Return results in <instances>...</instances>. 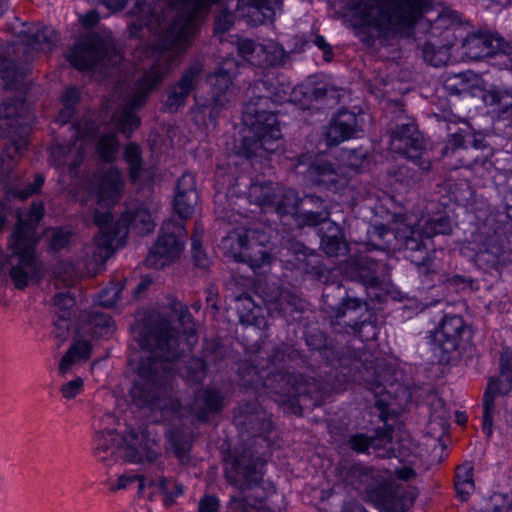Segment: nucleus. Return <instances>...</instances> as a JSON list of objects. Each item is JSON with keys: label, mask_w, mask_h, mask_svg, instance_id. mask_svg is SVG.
Wrapping results in <instances>:
<instances>
[{"label": "nucleus", "mask_w": 512, "mask_h": 512, "mask_svg": "<svg viewBox=\"0 0 512 512\" xmlns=\"http://www.w3.org/2000/svg\"><path fill=\"white\" fill-rule=\"evenodd\" d=\"M369 497L380 512H406L413 505L416 493L404 485L388 483L371 491Z\"/></svg>", "instance_id": "nucleus-23"}, {"label": "nucleus", "mask_w": 512, "mask_h": 512, "mask_svg": "<svg viewBox=\"0 0 512 512\" xmlns=\"http://www.w3.org/2000/svg\"><path fill=\"white\" fill-rule=\"evenodd\" d=\"M191 251L193 262L197 267L201 269L209 267L210 259L202 248L201 239L198 234H193L191 237Z\"/></svg>", "instance_id": "nucleus-62"}, {"label": "nucleus", "mask_w": 512, "mask_h": 512, "mask_svg": "<svg viewBox=\"0 0 512 512\" xmlns=\"http://www.w3.org/2000/svg\"><path fill=\"white\" fill-rule=\"evenodd\" d=\"M121 290L120 284L103 289L99 295L100 305L107 308L114 306L120 298Z\"/></svg>", "instance_id": "nucleus-63"}, {"label": "nucleus", "mask_w": 512, "mask_h": 512, "mask_svg": "<svg viewBox=\"0 0 512 512\" xmlns=\"http://www.w3.org/2000/svg\"><path fill=\"white\" fill-rule=\"evenodd\" d=\"M280 98L279 89L268 77L256 80L247 90L243 120L249 132L243 138L239 153L247 158L257 156L260 149L274 152L279 147L281 130L273 109Z\"/></svg>", "instance_id": "nucleus-5"}, {"label": "nucleus", "mask_w": 512, "mask_h": 512, "mask_svg": "<svg viewBox=\"0 0 512 512\" xmlns=\"http://www.w3.org/2000/svg\"><path fill=\"white\" fill-rule=\"evenodd\" d=\"M183 377L192 383H201L206 377V362L197 357L189 359L185 365Z\"/></svg>", "instance_id": "nucleus-57"}, {"label": "nucleus", "mask_w": 512, "mask_h": 512, "mask_svg": "<svg viewBox=\"0 0 512 512\" xmlns=\"http://www.w3.org/2000/svg\"><path fill=\"white\" fill-rule=\"evenodd\" d=\"M415 233L408 225L395 229L381 225L374 228L371 240L380 250H404L407 258L418 267L422 282L430 284L433 282L435 264L427 254L425 243Z\"/></svg>", "instance_id": "nucleus-10"}, {"label": "nucleus", "mask_w": 512, "mask_h": 512, "mask_svg": "<svg viewBox=\"0 0 512 512\" xmlns=\"http://www.w3.org/2000/svg\"><path fill=\"white\" fill-rule=\"evenodd\" d=\"M121 434L114 429L97 431L93 437L92 454L104 466H111L120 458Z\"/></svg>", "instance_id": "nucleus-32"}, {"label": "nucleus", "mask_w": 512, "mask_h": 512, "mask_svg": "<svg viewBox=\"0 0 512 512\" xmlns=\"http://www.w3.org/2000/svg\"><path fill=\"white\" fill-rule=\"evenodd\" d=\"M391 150L404 154L407 159H416V155L429 153L425 149L424 139L411 119L398 122L391 130Z\"/></svg>", "instance_id": "nucleus-24"}, {"label": "nucleus", "mask_w": 512, "mask_h": 512, "mask_svg": "<svg viewBox=\"0 0 512 512\" xmlns=\"http://www.w3.org/2000/svg\"><path fill=\"white\" fill-rule=\"evenodd\" d=\"M345 272L351 280L375 288L387 280L390 268L381 259H374L369 255H359L348 260Z\"/></svg>", "instance_id": "nucleus-22"}, {"label": "nucleus", "mask_w": 512, "mask_h": 512, "mask_svg": "<svg viewBox=\"0 0 512 512\" xmlns=\"http://www.w3.org/2000/svg\"><path fill=\"white\" fill-rule=\"evenodd\" d=\"M309 173L316 185L327 190L337 192L347 185L346 177L341 175L332 164L325 161L312 163L309 167Z\"/></svg>", "instance_id": "nucleus-36"}, {"label": "nucleus", "mask_w": 512, "mask_h": 512, "mask_svg": "<svg viewBox=\"0 0 512 512\" xmlns=\"http://www.w3.org/2000/svg\"><path fill=\"white\" fill-rule=\"evenodd\" d=\"M75 304V298L70 291L58 292L53 298V311L56 317L71 318Z\"/></svg>", "instance_id": "nucleus-54"}, {"label": "nucleus", "mask_w": 512, "mask_h": 512, "mask_svg": "<svg viewBox=\"0 0 512 512\" xmlns=\"http://www.w3.org/2000/svg\"><path fill=\"white\" fill-rule=\"evenodd\" d=\"M68 61L78 70L106 72L122 61L111 38L91 35L78 41L67 55Z\"/></svg>", "instance_id": "nucleus-12"}, {"label": "nucleus", "mask_w": 512, "mask_h": 512, "mask_svg": "<svg viewBox=\"0 0 512 512\" xmlns=\"http://www.w3.org/2000/svg\"><path fill=\"white\" fill-rule=\"evenodd\" d=\"M168 444L170 445L175 457L181 464L190 462L191 439L179 429H171L166 432Z\"/></svg>", "instance_id": "nucleus-48"}, {"label": "nucleus", "mask_w": 512, "mask_h": 512, "mask_svg": "<svg viewBox=\"0 0 512 512\" xmlns=\"http://www.w3.org/2000/svg\"><path fill=\"white\" fill-rule=\"evenodd\" d=\"M493 507L487 512H512V496L498 494L492 498Z\"/></svg>", "instance_id": "nucleus-64"}, {"label": "nucleus", "mask_w": 512, "mask_h": 512, "mask_svg": "<svg viewBox=\"0 0 512 512\" xmlns=\"http://www.w3.org/2000/svg\"><path fill=\"white\" fill-rule=\"evenodd\" d=\"M149 479L132 473H125L120 475L116 482L111 484L110 490L115 492L118 490H124L130 488L132 485H136L138 489V493L142 494L145 486H149Z\"/></svg>", "instance_id": "nucleus-55"}, {"label": "nucleus", "mask_w": 512, "mask_h": 512, "mask_svg": "<svg viewBox=\"0 0 512 512\" xmlns=\"http://www.w3.org/2000/svg\"><path fill=\"white\" fill-rule=\"evenodd\" d=\"M408 161L413 166L408 164L399 165L392 172V175L395 181L405 188H413L420 184L424 175L430 173L432 160L429 153H422V155H416V159H408Z\"/></svg>", "instance_id": "nucleus-34"}, {"label": "nucleus", "mask_w": 512, "mask_h": 512, "mask_svg": "<svg viewBox=\"0 0 512 512\" xmlns=\"http://www.w3.org/2000/svg\"><path fill=\"white\" fill-rule=\"evenodd\" d=\"M225 406V395L220 389L207 387L195 392L191 404V413L201 422L209 420L211 415L218 414Z\"/></svg>", "instance_id": "nucleus-33"}, {"label": "nucleus", "mask_w": 512, "mask_h": 512, "mask_svg": "<svg viewBox=\"0 0 512 512\" xmlns=\"http://www.w3.org/2000/svg\"><path fill=\"white\" fill-rule=\"evenodd\" d=\"M25 45L18 46L17 51L23 54V59L9 60L0 56V80L6 89H13L26 74L27 68L20 62L28 64L34 59L36 52L48 53L53 50L58 41L56 32L51 27H33L25 32Z\"/></svg>", "instance_id": "nucleus-11"}, {"label": "nucleus", "mask_w": 512, "mask_h": 512, "mask_svg": "<svg viewBox=\"0 0 512 512\" xmlns=\"http://www.w3.org/2000/svg\"><path fill=\"white\" fill-rule=\"evenodd\" d=\"M44 213L41 201L32 202L26 211L18 210L15 227L7 239V252L0 245V276L8 274L18 290L38 284L44 275V265L36 251L37 229Z\"/></svg>", "instance_id": "nucleus-3"}, {"label": "nucleus", "mask_w": 512, "mask_h": 512, "mask_svg": "<svg viewBox=\"0 0 512 512\" xmlns=\"http://www.w3.org/2000/svg\"><path fill=\"white\" fill-rule=\"evenodd\" d=\"M405 225L410 226L416 232L415 236L417 237L419 235V239L422 242H424L423 238L429 239L440 234L447 235L452 231L450 219L444 215L422 218L416 225L403 223L397 228H402Z\"/></svg>", "instance_id": "nucleus-41"}, {"label": "nucleus", "mask_w": 512, "mask_h": 512, "mask_svg": "<svg viewBox=\"0 0 512 512\" xmlns=\"http://www.w3.org/2000/svg\"><path fill=\"white\" fill-rule=\"evenodd\" d=\"M91 345L88 341L82 340L74 343L63 355L59 363V371L66 373L77 359H88L91 355Z\"/></svg>", "instance_id": "nucleus-51"}, {"label": "nucleus", "mask_w": 512, "mask_h": 512, "mask_svg": "<svg viewBox=\"0 0 512 512\" xmlns=\"http://www.w3.org/2000/svg\"><path fill=\"white\" fill-rule=\"evenodd\" d=\"M186 230L184 223L175 219L165 221L159 236L150 249L145 264L149 268L162 269L178 259L184 249Z\"/></svg>", "instance_id": "nucleus-13"}, {"label": "nucleus", "mask_w": 512, "mask_h": 512, "mask_svg": "<svg viewBox=\"0 0 512 512\" xmlns=\"http://www.w3.org/2000/svg\"><path fill=\"white\" fill-rule=\"evenodd\" d=\"M283 250L287 251V254H292L296 257L299 262L298 266H304L307 272H319V255L313 251H308L305 245L297 240L288 239L285 242Z\"/></svg>", "instance_id": "nucleus-45"}, {"label": "nucleus", "mask_w": 512, "mask_h": 512, "mask_svg": "<svg viewBox=\"0 0 512 512\" xmlns=\"http://www.w3.org/2000/svg\"><path fill=\"white\" fill-rule=\"evenodd\" d=\"M316 203L321 205V197L316 195H305L301 199V205L294 218L296 224L299 227L303 226H317L322 223H328L327 220L330 216V212L327 208H321L314 210L310 208V204Z\"/></svg>", "instance_id": "nucleus-40"}, {"label": "nucleus", "mask_w": 512, "mask_h": 512, "mask_svg": "<svg viewBox=\"0 0 512 512\" xmlns=\"http://www.w3.org/2000/svg\"><path fill=\"white\" fill-rule=\"evenodd\" d=\"M487 105L494 107L499 118H509L512 114V89L492 88L484 95Z\"/></svg>", "instance_id": "nucleus-46"}, {"label": "nucleus", "mask_w": 512, "mask_h": 512, "mask_svg": "<svg viewBox=\"0 0 512 512\" xmlns=\"http://www.w3.org/2000/svg\"><path fill=\"white\" fill-rule=\"evenodd\" d=\"M234 421L240 432L250 437L261 436L272 427L269 414L256 401L240 405Z\"/></svg>", "instance_id": "nucleus-26"}, {"label": "nucleus", "mask_w": 512, "mask_h": 512, "mask_svg": "<svg viewBox=\"0 0 512 512\" xmlns=\"http://www.w3.org/2000/svg\"><path fill=\"white\" fill-rule=\"evenodd\" d=\"M44 176L36 174L33 182L27 183L23 188L14 187L7 191L5 198H0V233L4 230L10 213L9 201L13 199L26 200L30 196L38 193L44 184Z\"/></svg>", "instance_id": "nucleus-37"}, {"label": "nucleus", "mask_w": 512, "mask_h": 512, "mask_svg": "<svg viewBox=\"0 0 512 512\" xmlns=\"http://www.w3.org/2000/svg\"><path fill=\"white\" fill-rule=\"evenodd\" d=\"M203 65L200 62L191 64L182 74L179 81L171 88L166 100V107L170 112H175L185 104L190 93L195 89Z\"/></svg>", "instance_id": "nucleus-30"}, {"label": "nucleus", "mask_w": 512, "mask_h": 512, "mask_svg": "<svg viewBox=\"0 0 512 512\" xmlns=\"http://www.w3.org/2000/svg\"><path fill=\"white\" fill-rule=\"evenodd\" d=\"M431 35H437L436 31L448 29L450 25L460 21V17L456 11L443 10L434 20H428Z\"/></svg>", "instance_id": "nucleus-59"}, {"label": "nucleus", "mask_w": 512, "mask_h": 512, "mask_svg": "<svg viewBox=\"0 0 512 512\" xmlns=\"http://www.w3.org/2000/svg\"><path fill=\"white\" fill-rule=\"evenodd\" d=\"M158 441L150 429L130 428L121 435L120 458L135 464L153 462L160 454Z\"/></svg>", "instance_id": "nucleus-17"}, {"label": "nucleus", "mask_w": 512, "mask_h": 512, "mask_svg": "<svg viewBox=\"0 0 512 512\" xmlns=\"http://www.w3.org/2000/svg\"><path fill=\"white\" fill-rule=\"evenodd\" d=\"M432 8L430 0H352V11L380 36H408Z\"/></svg>", "instance_id": "nucleus-6"}, {"label": "nucleus", "mask_w": 512, "mask_h": 512, "mask_svg": "<svg viewBox=\"0 0 512 512\" xmlns=\"http://www.w3.org/2000/svg\"><path fill=\"white\" fill-rule=\"evenodd\" d=\"M238 52L248 62L259 67H283L289 59V53L273 40L263 43L251 39L239 40Z\"/></svg>", "instance_id": "nucleus-19"}, {"label": "nucleus", "mask_w": 512, "mask_h": 512, "mask_svg": "<svg viewBox=\"0 0 512 512\" xmlns=\"http://www.w3.org/2000/svg\"><path fill=\"white\" fill-rule=\"evenodd\" d=\"M423 58L426 62L435 67L445 65L450 59V47L448 45L436 46L430 41H427L422 46Z\"/></svg>", "instance_id": "nucleus-53"}, {"label": "nucleus", "mask_w": 512, "mask_h": 512, "mask_svg": "<svg viewBox=\"0 0 512 512\" xmlns=\"http://www.w3.org/2000/svg\"><path fill=\"white\" fill-rule=\"evenodd\" d=\"M12 128L7 129L3 137L8 138L0 156V179L6 180L15 167V156L21 155L28 145L31 117L26 114L22 119L15 120Z\"/></svg>", "instance_id": "nucleus-21"}, {"label": "nucleus", "mask_w": 512, "mask_h": 512, "mask_svg": "<svg viewBox=\"0 0 512 512\" xmlns=\"http://www.w3.org/2000/svg\"><path fill=\"white\" fill-rule=\"evenodd\" d=\"M186 195L190 202H193L198 195L195 188V178L191 173H183L177 180L175 195Z\"/></svg>", "instance_id": "nucleus-61"}, {"label": "nucleus", "mask_w": 512, "mask_h": 512, "mask_svg": "<svg viewBox=\"0 0 512 512\" xmlns=\"http://www.w3.org/2000/svg\"><path fill=\"white\" fill-rule=\"evenodd\" d=\"M124 180L121 171L111 167L95 173L90 180V189L96 202L102 206L116 204L123 192Z\"/></svg>", "instance_id": "nucleus-25"}, {"label": "nucleus", "mask_w": 512, "mask_h": 512, "mask_svg": "<svg viewBox=\"0 0 512 512\" xmlns=\"http://www.w3.org/2000/svg\"><path fill=\"white\" fill-rule=\"evenodd\" d=\"M463 47L467 55L476 60L498 54L510 55L512 50V47L503 38L481 32L469 35L465 39Z\"/></svg>", "instance_id": "nucleus-27"}, {"label": "nucleus", "mask_w": 512, "mask_h": 512, "mask_svg": "<svg viewBox=\"0 0 512 512\" xmlns=\"http://www.w3.org/2000/svg\"><path fill=\"white\" fill-rule=\"evenodd\" d=\"M207 83L210 91L205 106L209 109L210 121L215 122L235 96L233 76L228 69L220 67L207 76Z\"/></svg>", "instance_id": "nucleus-20"}, {"label": "nucleus", "mask_w": 512, "mask_h": 512, "mask_svg": "<svg viewBox=\"0 0 512 512\" xmlns=\"http://www.w3.org/2000/svg\"><path fill=\"white\" fill-rule=\"evenodd\" d=\"M251 231L247 230L243 234L235 232L229 236L227 241L237 240L240 248L239 261L247 263L254 271L269 265L272 256L264 249L260 242H257L251 237Z\"/></svg>", "instance_id": "nucleus-29"}, {"label": "nucleus", "mask_w": 512, "mask_h": 512, "mask_svg": "<svg viewBox=\"0 0 512 512\" xmlns=\"http://www.w3.org/2000/svg\"><path fill=\"white\" fill-rule=\"evenodd\" d=\"M80 322L84 333L97 338H106L115 331L112 317L101 311H85L80 315Z\"/></svg>", "instance_id": "nucleus-39"}, {"label": "nucleus", "mask_w": 512, "mask_h": 512, "mask_svg": "<svg viewBox=\"0 0 512 512\" xmlns=\"http://www.w3.org/2000/svg\"><path fill=\"white\" fill-rule=\"evenodd\" d=\"M72 137H75L72 143H56L51 149V161L57 167H68L73 173L82 163L86 144L94 143L98 137L99 131L94 123L86 122L73 125Z\"/></svg>", "instance_id": "nucleus-15"}, {"label": "nucleus", "mask_w": 512, "mask_h": 512, "mask_svg": "<svg viewBox=\"0 0 512 512\" xmlns=\"http://www.w3.org/2000/svg\"><path fill=\"white\" fill-rule=\"evenodd\" d=\"M276 187H279V185L271 181H251L248 185L247 198L250 203H254L267 213L270 207L269 204H271L275 195Z\"/></svg>", "instance_id": "nucleus-44"}, {"label": "nucleus", "mask_w": 512, "mask_h": 512, "mask_svg": "<svg viewBox=\"0 0 512 512\" xmlns=\"http://www.w3.org/2000/svg\"><path fill=\"white\" fill-rule=\"evenodd\" d=\"M175 321L188 332L189 340L194 337L192 316L180 301L171 303L170 314L147 319L137 336L144 354L137 365L130 395L138 407L161 411H176L180 407L172 384L173 363L184 350Z\"/></svg>", "instance_id": "nucleus-2"}, {"label": "nucleus", "mask_w": 512, "mask_h": 512, "mask_svg": "<svg viewBox=\"0 0 512 512\" xmlns=\"http://www.w3.org/2000/svg\"><path fill=\"white\" fill-rule=\"evenodd\" d=\"M487 147L480 133H474L467 123L448 135L442 149V156H458V164L453 168H467L477 177L485 178L491 174L494 163L491 159L493 152L489 148L486 153L476 154L478 150Z\"/></svg>", "instance_id": "nucleus-9"}, {"label": "nucleus", "mask_w": 512, "mask_h": 512, "mask_svg": "<svg viewBox=\"0 0 512 512\" xmlns=\"http://www.w3.org/2000/svg\"><path fill=\"white\" fill-rule=\"evenodd\" d=\"M79 100L80 90L75 86L68 87L61 97L63 108L58 113L57 122L62 125L66 124L73 117Z\"/></svg>", "instance_id": "nucleus-52"}, {"label": "nucleus", "mask_w": 512, "mask_h": 512, "mask_svg": "<svg viewBox=\"0 0 512 512\" xmlns=\"http://www.w3.org/2000/svg\"><path fill=\"white\" fill-rule=\"evenodd\" d=\"M306 364V358L290 343L275 344L267 352L266 369L269 373L263 385L275 402L307 405L308 401L316 403L322 397L319 381L294 373L295 368Z\"/></svg>", "instance_id": "nucleus-4"}, {"label": "nucleus", "mask_w": 512, "mask_h": 512, "mask_svg": "<svg viewBox=\"0 0 512 512\" xmlns=\"http://www.w3.org/2000/svg\"><path fill=\"white\" fill-rule=\"evenodd\" d=\"M220 0H137L132 14L137 18L132 29L146 26L157 31L168 25L153 48L155 58L149 70L136 83L129 100L111 114L113 131L102 134L96 142V152L106 163L114 161L119 143L116 132L130 138L139 127L140 118L135 114L146 102L147 95L168 75L195 36L200 18Z\"/></svg>", "instance_id": "nucleus-1"}, {"label": "nucleus", "mask_w": 512, "mask_h": 512, "mask_svg": "<svg viewBox=\"0 0 512 512\" xmlns=\"http://www.w3.org/2000/svg\"><path fill=\"white\" fill-rule=\"evenodd\" d=\"M320 244L328 256L342 255L347 251L342 228L333 222L326 223V226L322 227Z\"/></svg>", "instance_id": "nucleus-42"}, {"label": "nucleus", "mask_w": 512, "mask_h": 512, "mask_svg": "<svg viewBox=\"0 0 512 512\" xmlns=\"http://www.w3.org/2000/svg\"><path fill=\"white\" fill-rule=\"evenodd\" d=\"M281 0H238L237 8L248 22L259 25L266 21H274L277 11H281Z\"/></svg>", "instance_id": "nucleus-35"}, {"label": "nucleus", "mask_w": 512, "mask_h": 512, "mask_svg": "<svg viewBox=\"0 0 512 512\" xmlns=\"http://www.w3.org/2000/svg\"><path fill=\"white\" fill-rule=\"evenodd\" d=\"M149 486L156 487L167 507L173 505L176 499L184 494V485L173 478L160 477L158 480H150Z\"/></svg>", "instance_id": "nucleus-49"}, {"label": "nucleus", "mask_w": 512, "mask_h": 512, "mask_svg": "<svg viewBox=\"0 0 512 512\" xmlns=\"http://www.w3.org/2000/svg\"><path fill=\"white\" fill-rule=\"evenodd\" d=\"M26 114L28 107L23 100L14 98L4 101L0 110V138L16 124L15 120L22 119Z\"/></svg>", "instance_id": "nucleus-43"}, {"label": "nucleus", "mask_w": 512, "mask_h": 512, "mask_svg": "<svg viewBox=\"0 0 512 512\" xmlns=\"http://www.w3.org/2000/svg\"><path fill=\"white\" fill-rule=\"evenodd\" d=\"M198 201V195H196L193 202H190L188 200V197L186 195H175L174 196V202L173 207L175 213L179 216L180 219L177 221L183 222V220L188 219L191 217V215L194 212V208Z\"/></svg>", "instance_id": "nucleus-60"}, {"label": "nucleus", "mask_w": 512, "mask_h": 512, "mask_svg": "<svg viewBox=\"0 0 512 512\" xmlns=\"http://www.w3.org/2000/svg\"><path fill=\"white\" fill-rule=\"evenodd\" d=\"M366 386L374 395V406L379 411V418L387 423L388 420L396 416L392 408L391 391L388 390L389 387L394 386L391 376L377 375V378L367 380ZM392 440V430L386 424V429H379L374 435L364 433L348 435L344 440V445L356 453H374L379 458H390L395 456Z\"/></svg>", "instance_id": "nucleus-7"}, {"label": "nucleus", "mask_w": 512, "mask_h": 512, "mask_svg": "<svg viewBox=\"0 0 512 512\" xmlns=\"http://www.w3.org/2000/svg\"><path fill=\"white\" fill-rule=\"evenodd\" d=\"M362 132V126L356 113L345 108L340 109L332 118L327 130V143H339L357 137Z\"/></svg>", "instance_id": "nucleus-28"}, {"label": "nucleus", "mask_w": 512, "mask_h": 512, "mask_svg": "<svg viewBox=\"0 0 512 512\" xmlns=\"http://www.w3.org/2000/svg\"><path fill=\"white\" fill-rule=\"evenodd\" d=\"M303 93L316 101L327 99L332 100L334 103H337L340 97L339 90L328 84H321L316 87L306 86Z\"/></svg>", "instance_id": "nucleus-58"}, {"label": "nucleus", "mask_w": 512, "mask_h": 512, "mask_svg": "<svg viewBox=\"0 0 512 512\" xmlns=\"http://www.w3.org/2000/svg\"><path fill=\"white\" fill-rule=\"evenodd\" d=\"M467 332L466 324L459 315H445L431 335L433 362L447 364L458 349L459 342Z\"/></svg>", "instance_id": "nucleus-16"}, {"label": "nucleus", "mask_w": 512, "mask_h": 512, "mask_svg": "<svg viewBox=\"0 0 512 512\" xmlns=\"http://www.w3.org/2000/svg\"><path fill=\"white\" fill-rule=\"evenodd\" d=\"M124 159L128 165L130 180L133 183L139 181L145 172L140 147L135 143H129L124 150Z\"/></svg>", "instance_id": "nucleus-50"}, {"label": "nucleus", "mask_w": 512, "mask_h": 512, "mask_svg": "<svg viewBox=\"0 0 512 512\" xmlns=\"http://www.w3.org/2000/svg\"><path fill=\"white\" fill-rule=\"evenodd\" d=\"M265 462L249 449L234 452L225 460V477L235 488L244 492L257 487L264 475Z\"/></svg>", "instance_id": "nucleus-14"}, {"label": "nucleus", "mask_w": 512, "mask_h": 512, "mask_svg": "<svg viewBox=\"0 0 512 512\" xmlns=\"http://www.w3.org/2000/svg\"><path fill=\"white\" fill-rule=\"evenodd\" d=\"M73 233L63 227L51 228L47 231L49 248L55 252L68 247L71 243Z\"/></svg>", "instance_id": "nucleus-56"}, {"label": "nucleus", "mask_w": 512, "mask_h": 512, "mask_svg": "<svg viewBox=\"0 0 512 512\" xmlns=\"http://www.w3.org/2000/svg\"><path fill=\"white\" fill-rule=\"evenodd\" d=\"M269 371L266 366L259 367L254 363V360H243L238 365V375L241 383L247 387H263V382L266 380Z\"/></svg>", "instance_id": "nucleus-47"}, {"label": "nucleus", "mask_w": 512, "mask_h": 512, "mask_svg": "<svg viewBox=\"0 0 512 512\" xmlns=\"http://www.w3.org/2000/svg\"><path fill=\"white\" fill-rule=\"evenodd\" d=\"M512 390V373H501L497 379L491 378L483 396V432L490 437L493 433L494 396L506 395Z\"/></svg>", "instance_id": "nucleus-31"}, {"label": "nucleus", "mask_w": 512, "mask_h": 512, "mask_svg": "<svg viewBox=\"0 0 512 512\" xmlns=\"http://www.w3.org/2000/svg\"><path fill=\"white\" fill-rule=\"evenodd\" d=\"M301 199L297 192L282 186L276 187L275 195L267 213H275L280 219L285 217L295 218L301 205Z\"/></svg>", "instance_id": "nucleus-38"}, {"label": "nucleus", "mask_w": 512, "mask_h": 512, "mask_svg": "<svg viewBox=\"0 0 512 512\" xmlns=\"http://www.w3.org/2000/svg\"><path fill=\"white\" fill-rule=\"evenodd\" d=\"M363 313H367L366 303L357 297H344L342 301L331 311V324L336 332H353L362 335L366 327L375 329L367 319H361Z\"/></svg>", "instance_id": "nucleus-18"}, {"label": "nucleus", "mask_w": 512, "mask_h": 512, "mask_svg": "<svg viewBox=\"0 0 512 512\" xmlns=\"http://www.w3.org/2000/svg\"><path fill=\"white\" fill-rule=\"evenodd\" d=\"M94 223L99 228V233L94 237L95 255L102 260L108 259L122 245L129 229L146 234L155 228L153 214L145 204L129 208L117 221L113 220L110 212L95 211Z\"/></svg>", "instance_id": "nucleus-8"}]
</instances>
